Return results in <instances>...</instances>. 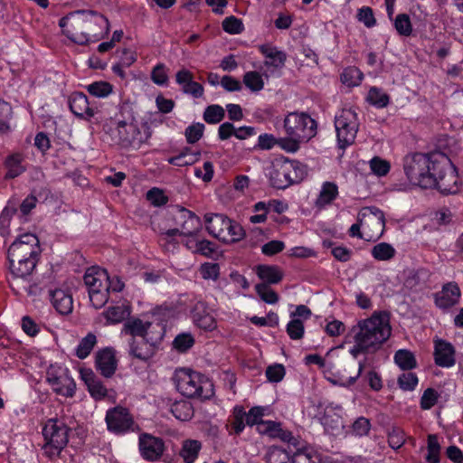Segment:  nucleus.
I'll list each match as a JSON object with an SVG mask.
<instances>
[{
    "label": "nucleus",
    "instance_id": "4c0bfd02",
    "mask_svg": "<svg viewBox=\"0 0 463 463\" xmlns=\"http://www.w3.org/2000/svg\"><path fill=\"white\" fill-rule=\"evenodd\" d=\"M363 80L362 71L356 67H347L341 74V80L348 87L358 86Z\"/></svg>",
    "mask_w": 463,
    "mask_h": 463
},
{
    "label": "nucleus",
    "instance_id": "c03bdc74",
    "mask_svg": "<svg viewBox=\"0 0 463 463\" xmlns=\"http://www.w3.org/2000/svg\"><path fill=\"white\" fill-rule=\"evenodd\" d=\"M243 83L251 91L257 92L263 89L264 81L258 71H248L243 76Z\"/></svg>",
    "mask_w": 463,
    "mask_h": 463
},
{
    "label": "nucleus",
    "instance_id": "680f3d73",
    "mask_svg": "<svg viewBox=\"0 0 463 463\" xmlns=\"http://www.w3.org/2000/svg\"><path fill=\"white\" fill-rule=\"evenodd\" d=\"M12 116V107L9 103L0 99V132L5 133L9 129L8 120Z\"/></svg>",
    "mask_w": 463,
    "mask_h": 463
},
{
    "label": "nucleus",
    "instance_id": "603ef678",
    "mask_svg": "<svg viewBox=\"0 0 463 463\" xmlns=\"http://www.w3.org/2000/svg\"><path fill=\"white\" fill-rule=\"evenodd\" d=\"M394 27L402 36H409L412 33V25L410 17L406 14H400L394 20Z\"/></svg>",
    "mask_w": 463,
    "mask_h": 463
},
{
    "label": "nucleus",
    "instance_id": "b1692460",
    "mask_svg": "<svg viewBox=\"0 0 463 463\" xmlns=\"http://www.w3.org/2000/svg\"><path fill=\"white\" fill-rule=\"evenodd\" d=\"M81 379L95 400H101L108 395V390L90 369L80 370Z\"/></svg>",
    "mask_w": 463,
    "mask_h": 463
},
{
    "label": "nucleus",
    "instance_id": "7ed1b4c3",
    "mask_svg": "<svg viewBox=\"0 0 463 463\" xmlns=\"http://www.w3.org/2000/svg\"><path fill=\"white\" fill-rule=\"evenodd\" d=\"M40 254L39 239L31 232L19 235L9 246L7 257L14 280L31 276Z\"/></svg>",
    "mask_w": 463,
    "mask_h": 463
},
{
    "label": "nucleus",
    "instance_id": "e433bc0d",
    "mask_svg": "<svg viewBox=\"0 0 463 463\" xmlns=\"http://www.w3.org/2000/svg\"><path fill=\"white\" fill-rule=\"evenodd\" d=\"M394 361L401 369L405 371L411 370L417 365L414 354L406 349L398 350L394 354Z\"/></svg>",
    "mask_w": 463,
    "mask_h": 463
},
{
    "label": "nucleus",
    "instance_id": "6e6d98bb",
    "mask_svg": "<svg viewBox=\"0 0 463 463\" xmlns=\"http://www.w3.org/2000/svg\"><path fill=\"white\" fill-rule=\"evenodd\" d=\"M244 419L247 421V415L241 406L233 409V420L231 426L236 434H240L245 428Z\"/></svg>",
    "mask_w": 463,
    "mask_h": 463
},
{
    "label": "nucleus",
    "instance_id": "69168bd1",
    "mask_svg": "<svg viewBox=\"0 0 463 463\" xmlns=\"http://www.w3.org/2000/svg\"><path fill=\"white\" fill-rule=\"evenodd\" d=\"M371 429L370 420L365 417H359L352 425V433L355 436H365Z\"/></svg>",
    "mask_w": 463,
    "mask_h": 463
},
{
    "label": "nucleus",
    "instance_id": "423d86ee",
    "mask_svg": "<svg viewBox=\"0 0 463 463\" xmlns=\"http://www.w3.org/2000/svg\"><path fill=\"white\" fill-rule=\"evenodd\" d=\"M68 431L67 426L56 419H51L46 422L43 429L46 443L43 449L48 457L59 456L68 443Z\"/></svg>",
    "mask_w": 463,
    "mask_h": 463
},
{
    "label": "nucleus",
    "instance_id": "5701e85b",
    "mask_svg": "<svg viewBox=\"0 0 463 463\" xmlns=\"http://www.w3.org/2000/svg\"><path fill=\"white\" fill-rule=\"evenodd\" d=\"M83 279L88 290L99 289L101 288V287H109L107 271L99 267L89 268Z\"/></svg>",
    "mask_w": 463,
    "mask_h": 463
},
{
    "label": "nucleus",
    "instance_id": "f257e3e1",
    "mask_svg": "<svg viewBox=\"0 0 463 463\" xmlns=\"http://www.w3.org/2000/svg\"><path fill=\"white\" fill-rule=\"evenodd\" d=\"M403 169L413 185L436 188L443 194L458 191L457 169L442 152L409 154L403 159Z\"/></svg>",
    "mask_w": 463,
    "mask_h": 463
},
{
    "label": "nucleus",
    "instance_id": "58836bf2",
    "mask_svg": "<svg viewBox=\"0 0 463 463\" xmlns=\"http://www.w3.org/2000/svg\"><path fill=\"white\" fill-rule=\"evenodd\" d=\"M5 167L7 168L5 174V178L7 179L15 178L24 171V166L21 165V157L19 155L8 156L5 160Z\"/></svg>",
    "mask_w": 463,
    "mask_h": 463
},
{
    "label": "nucleus",
    "instance_id": "20e7f679",
    "mask_svg": "<svg viewBox=\"0 0 463 463\" xmlns=\"http://www.w3.org/2000/svg\"><path fill=\"white\" fill-rule=\"evenodd\" d=\"M351 333L360 346L375 352L390 337L392 328L386 313H374L369 318L360 320Z\"/></svg>",
    "mask_w": 463,
    "mask_h": 463
},
{
    "label": "nucleus",
    "instance_id": "f3484780",
    "mask_svg": "<svg viewBox=\"0 0 463 463\" xmlns=\"http://www.w3.org/2000/svg\"><path fill=\"white\" fill-rule=\"evenodd\" d=\"M192 318L194 324L205 330H213L216 326L215 319L204 301H198L191 310Z\"/></svg>",
    "mask_w": 463,
    "mask_h": 463
},
{
    "label": "nucleus",
    "instance_id": "f8f14e48",
    "mask_svg": "<svg viewBox=\"0 0 463 463\" xmlns=\"http://www.w3.org/2000/svg\"><path fill=\"white\" fill-rule=\"evenodd\" d=\"M138 445L142 458L147 461L158 460L165 451L163 439L147 433L139 436Z\"/></svg>",
    "mask_w": 463,
    "mask_h": 463
},
{
    "label": "nucleus",
    "instance_id": "bf43d9fd",
    "mask_svg": "<svg viewBox=\"0 0 463 463\" xmlns=\"http://www.w3.org/2000/svg\"><path fill=\"white\" fill-rule=\"evenodd\" d=\"M405 441V435L402 429L392 427L388 432V442L392 449H400Z\"/></svg>",
    "mask_w": 463,
    "mask_h": 463
},
{
    "label": "nucleus",
    "instance_id": "2eb2a0df",
    "mask_svg": "<svg viewBox=\"0 0 463 463\" xmlns=\"http://www.w3.org/2000/svg\"><path fill=\"white\" fill-rule=\"evenodd\" d=\"M47 381L51 384L54 392L64 397H72L75 393L76 383L66 372L60 375H54L48 373Z\"/></svg>",
    "mask_w": 463,
    "mask_h": 463
},
{
    "label": "nucleus",
    "instance_id": "37998d69",
    "mask_svg": "<svg viewBox=\"0 0 463 463\" xmlns=\"http://www.w3.org/2000/svg\"><path fill=\"white\" fill-rule=\"evenodd\" d=\"M225 116L224 109L220 105H210L203 112V119L208 124H217L221 122Z\"/></svg>",
    "mask_w": 463,
    "mask_h": 463
},
{
    "label": "nucleus",
    "instance_id": "f704fd0d",
    "mask_svg": "<svg viewBox=\"0 0 463 463\" xmlns=\"http://www.w3.org/2000/svg\"><path fill=\"white\" fill-rule=\"evenodd\" d=\"M201 153L192 152L189 147H185L177 156L170 157L169 164L176 166L192 165L200 158Z\"/></svg>",
    "mask_w": 463,
    "mask_h": 463
},
{
    "label": "nucleus",
    "instance_id": "393cba45",
    "mask_svg": "<svg viewBox=\"0 0 463 463\" xmlns=\"http://www.w3.org/2000/svg\"><path fill=\"white\" fill-rule=\"evenodd\" d=\"M454 348L451 344L438 340L435 342V363L441 367H450L455 364Z\"/></svg>",
    "mask_w": 463,
    "mask_h": 463
},
{
    "label": "nucleus",
    "instance_id": "5fc2aeb1",
    "mask_svg": "<svg viewBox=\"0 0 463 463\" xmlns=\"http://www.w3.org/2000/svg\"><path fill=\"white\" fill-rule=\"evenodd\" d=\"M305 327L300 318H291L287 325V333L293 340H299L304 336Z\"/></svg>",
    "mask_w": 463,
    "mask_h": 463
},
{
    "label": "nucleus",
    "instance_id": "0eeeda50",
    "mask_svg": "<svg viewBox=\"0 0 463 463\" xmlns=\"http://www.w3.org/2000/svg\"><path fill=\"white\" fill-rule=\"evenodd\" d=\"M284 128L288 137L307 142L317 133V123L309 115L295 112L285 118Z\"/></svg>",
    "mask_w": 463,
    "mask_h": 463
},
{
    "label": "nucleus",
    "instance_id": "473e14b6",
    "mask_svg": "<svg viewBox=\"0 0 463 463\" xmlns=\"http://www.w3.org/2000/svg\"><path fill=\"white\" fill-rule=\"evenodd\" d=\"M130 307L126 304L109 307L103 312V316L109 324H118L130 316Z\"/></svg>",
    "mask_w": 463,
    "mask_h": 463
},
{
    "label": "nucleus",
    "instance_id": "864d4df0",
    "mask_svg": "<svg viewBox=\"0 0 463 463\" xmlns=\"http://www.w3.org/2000/svg\"><path fill=\"white\" fill-rule=\"evenodd\" d=\"M16 213L15 208L5 207L0 214V234L3 237L11 235V218Z\"/></svg>",
    "mask_w": 463,
    "mask_h": 463
},
{
    "label": "nucleus",
    "instance_id": "9d476101",
    "mask_svg": "<svg viewBox=\"0 0 463 463\" xmlns=\"http://www.w3.org/2000/svg\"><path fill=\"white\" fill-rule=\"evenodd\" d=\"M108 430L115 434H123L133 430L134 420L126 408L118 406L109 409L105 418Z\"/></svg>",
    "mask_w": 463,
    "mask_h": 463
},
{
    "label": "nucleus",
    "instance_id": "c756f323",
    "mask_svg": "<svg viewBox=\"0 0 463 463\" xmlns=\"http://www.w3.org/2000/svg\"><path fill=\"white\" fill-rule=\"evenodd\" d=\"M258 277L263 280V283L277 284L282 278L283 273L277 266L272 265H259L256 268Z\"/></svg>",
    "mask_w": 463,
    "mask_h": 463
},
{
    "label": "nucleus",
    "instance_id": "3c124183",
    "mask_svg": "<svg viewBox=\"0 0 463 463\" xmlns=\"http://www.w3.org/2000/svg\"><path fill=\"white\" fill-rule=\"evenodd\" d=\"M194 345V338L190 333H181L173 341V346L180 353H184Z\"/></svg>",
    "mask_w": 463,
    "mask_h": 463
},
{
    "label": "nucleus",
    "instance_id": "49530a36",
    "mask_svg": "<svg viewBox=\"0 0 463 463\" xmlns=\"http://www.w3.org/2000/svg\"><path fill=\"white\" fill-rule=\"evenodd\" d=\"M394 254L395 250L393 247L385 242L376 244L372 250V255L378 260H389Z\"/></svg>",
    "mask_w": 463,
    "mask_h": 463
},
{
    "label": "nucleus",
    "instance_id": "de8ad7c7",
    "mask_svg": "<svg viewBox=\"0 0 463 463\" xmlns=\"http://www.w3.org/2000/svg\"><path fill=\"white\" fill-rule=\"evenodd\" d=\"M367 100L377 108H384L389 103V96L380 89L373 87L368 92Z\"/></svg>",
    "mask_w": 463,
    "mask_h": 463
},
{
    "label": "nucleus",
    "instance_id": "052dcab7",
    "mask_svg": "<svg viewBox=\"0 0 463 463\" xmlns=\"http://www.w3.org/2000/svg\"><path fill=\"white\" fill-rule=\"evenodd\" d=\"M398 384L403 391H412L418 384V377L411 372L403 373L398 378Z\"/></svg>",
    "mask_w": 463,
    "mask_h": 463
},
{
    "label": "nucleus",
    "instance_id": "13d9d810",
    "mask_svg": "<svg viewBox=\"0 0 463 463\" xmlns=\"http://www.w3.org/2000/svg\"><path fill=\"white\" fill-rule=\"evenodd\" d=\"M204 125L203 123H194L186 128L184 136L187 143L194 144L203 137Z\"/></svg>",
    "mask_w": 463,
    "mask_h": 463
},
{
    "label": "nucleus",
    "instance_id": "338daca9",
    "mask_svg": "<svg viewBox=\"0 0 463 463\" xmlns=\"http://www.w3.org/2000/svg\"><path fill=\"white\" fill-rule=\"evenodd\" d=\"M194 244V252L206 257H211L214 252V245L208 240H192Z\"/></svg>",
    "mask_w": 463,
    "mask_h": 463
},
{
    "label": "nucleus",
    "instance_id": "ddd939ff",
    "mask_svg": "<svg viewBox=\"0 0 463 463\" xmlns=\"http://www.w3.org/2000/svg\"><path fill=\"white\" fill-rule=\"evenodd\" d=\"M364 220V225L372 232L365 240L378 239L384 229L385 220L383 213L378 208H367L360 214Z\"/></svg>",
    "mask_w": 463,
    "mask_h": 463
},
{
    "label": "nucleus",
    "instance_id": "dca6fc26",
    "mask_svg": "<svg viewBox=\"0 0 463 463\" xmlns=\"http://www.w3.org/2000/svg\"><path fill=\"white\" fill-rule=\"evenodd\" d=\"M180 235L194 237L202 230L201 219L193 212L181 208L179 210Z\"/></svg>",
    "mask_w": 463,
    "mask_h": 463
},
{
    "label": "nucleus",
    "instance_id": "a878e982",
    "mask_svg": "<svg viewBox=\"0 0 463 463\" xmlns=\"http://www.w3.org/2000/svg\"><path fill=\"white\" fill-rule=\"evenodd\" d=\"M50 299L58 313L61 315H68L72 311V297L67 291L60 288L50 290Z\"/></svg>",
    "mask_w": 463,
    "mask_h": 463
},
{
    "label": "nucleus",
    "instance_id": "cd10ccee",
    "mask_svg": "<svg viewBox=\"0 0 463 463\" xmlns=\"http://www.w3.org/2000/svg\"><path fill=\"white\" fill-rule=\"evenodd\" d=\"M260 50L266 58L265 65L277 69L284 66L287 60V55L284 52L268 44L260 46Z\"/></svg>",
    "mask_w": 463,
    "mask_h": 463
},
{
    "label": "nucleus",
    "instance_id": "ea45409f",
    "mask_svg": "<svg viewBox=\"0 0 463 463\" xmlns=\"http://www.w3.org/2000/svg\"><path fill=\"white\" fill-rule=\"evenodd\" d=\"M229 234H227L225 239H222L225 243L237 242L242 240L245 236V232L241 224L236 222H232L231 219L227 224V229H225Z\"/></svg>",
    "mask_w": 463,
    "mask_h": 463
},
{
    "label": "nucleus",
    "instance_id": "7c9ffc66",
    "mask_svg": "<svg viewBox=\"0 0 463 463\" xmlns=\"http://www.w3.org/2000/svg\"><path fill=\"white\" fill-rule=\"evenodd\" d=\"M288 173L281 162L273 166L272 171L269 173V181L273 187L277 189H285L291 184L289 178H288Z\"/></svg>",
    "mask_w": 463,
    "mask_h": 463
},
{
    "label": "nucleus",
    "instance_id": "0e129e2a",
    "mask_svg": "<svg viewBox=\"0 0 463 463\" xmlns=\"http://www.w3.org/2000/svg\"><path fill=\"white\" fill-rule=\"evenodd\" d=\"M370 167L372 172L379 176H383L390 171L389 162L378 156L370 160Z\"/></svg>",
    "mask_w": 463,
    "mask_h": 463
},
{
    "label": "nucleus",
    "instance_id": "a19ab883",
    "mask_svg": "<svg viewBox=\"0 0 463 463\" xmlns=\"http://www.w3.org/2000/svg\"><path fill=\"white\" fill-rule=\"evenodd\" d=\"M97 343L96 335L90 333L85 337H83L79 345L76 348V355L80 359L86 358L93 349Z\"/></svg>",
    "mask_w": 463,
    "mask_h": 463
},
{
    "label": "nucleus",
    "instance_id": "a211bd4d",
    "mask_svg": "<svg viewBox=\"0 0 463 463\" xmlns=\"http://www.w3.org/2000/svg\"><path fill=\"white\" fill-rule=\"evenodd\" d=\"M206 230L213 237L219 239H225L226 235L229 234L225 231L230 219L222 213H206L204 215Z\"/></svg>",
    "mask_w": 463,
    "mask_h": 463
},
{
    "label": "nucleus",
    "instance_id": "1a4fd4ad",
    "mask_svg": "<svg viewBox=\"0 0 463 463\" xmlns=\"http://www.w3.org/2000/svg\"><path fill=\"white\" fill-rule=\"evenodd\" d=\"M118 144L123 147L139 148L146 140V136L134 123H127L125 120H118Z\"/></svg>",
    "mask_w": 463,
    "mask_h": 463
},
{
    "label": "nucleus",
    "instance_id": "e2e57ef3",
    "mask_svg": "<svg viewBox=\"0 0 463 463\" xmlns=\"http://www.w3.org/2000/svg\"><path fill=\"white\" fill-rule=\"evenodd\" d=\"M439 396V393L433 388L426 389L420 398L421 409L430 410V408H432L436 404Z\"/></svg>",
    "mask_w": 463,
    "mask_h": 463
},
{
    "label": "nucleus",
    "instance_id": "aec40b11",
    "mask_svg": "<svg viewBox=\"0 0 463 463\" xmlns=\"http://www.w3.org/2000/svg\"><path fill=\"white\" fill-rule=\"evenodd\" d=\"M460 298V289L456 283L446 284L442 290L437 294L435 303L443 309H447L456 305Z\"/></svg>",
    "mask_w": 463,
    "mask_h": 463
},
{
    "label": "nucleus",
    "instance_id": "4be33fe9",
    "mask_svg": "<svg viewBox=\"0 0 463 463\" xmlns=\"http://www.w3.org/2000/svg\"><path fill=\"white\" fill-rule=\"evenodd\" d=\"M96 365L103 376L107 378L112 376L117 368L114 351L110 348L99 351L96 356Z\"/></svg>",
    "mask_w": 463,
    "mask_h": 463
},
{
    "label": "nucleus",
    "instance_id": "a18cd8bd",
    "mask_svg": "<svg viewBox=\"0 0 463 463\" xmlns=\"http://www.w3.org/2000/svg\"><path fill=\"white\" fill-rule=\"evenodd\" d=\"M109 287L89 290L90 301L95 308L102 307L109 299Z\"/></svg>",
    "mask_w": 463,
    "mask_h": 463
},
{
    "label": "nucleus",
    "instance_id": "6ab92c4d",
    "mask_svg": "<svg viewBox=\"0 0 463 463\" xmlns=\"http://www.w3.org/2000/svg\"><path fill=\"white\" fill-rule=\"evenodd\" d=\"M257 430L262 435H267L273 439L277 438L284 442L291 443L295 439L292 433L282 429L281 423L278 421L266 420L260 422Z\"/></svg>",
    "mask_w": 463,
    "mask_h": 463
},
{
    "label": "nucleus",
    "instance_id": "4468645a",
    "mask_svg": "<svg viewBox=\"0 0 463 463\" xmlns=\"http://www.w3.org/2000/svg\"><path fill=\"white\" fill-rule=\"evenodd\" d=\"M175 81L181 86L184 94L191 95L194 99L202 98L204 89L202 84L194 80V74L186 70L182 69L175 74Z\"/></svg>",
    "mask_w": 463,
    "mask_h": 463
},
{
    "label": "nucleus",
    "instance_id": "412c9836",
    "mask_svg": "<svg viewBox=\"0 0 463 463\" xmlns=\"http://www.w3.org/2000/svg\"><path fill=\"white\" fill-rule=\"evenodd\" d=\"M129 344V355L140 361H147L155 354V346L146 338H131Z\"/></svg>",
    "mask_w": 463,
    "mask_h": 463
},
{
    "label": "nucleus",
    "instance_id": "79ce46f5",
    "mask_svg": "<svg viewBox=\"0 0 463 463\" xmlns=\"http://www.w3.org/2000/svg\"><path fill=\"white\" fill-rule=\"evenodd\" d=\"M440 449L441 448L439 443L437 435L430 434L428 436V445H427L428 454L426 456V460L429 463H439Z\"/></svg>",
    "mask_w": 463,
    "mask_h": 463
},
{
    "label": "nucleus",
    "instance_id": "c9c22d12",
    "mask_svg": "<svg viewBox=\"0 0 463 463\" xmlns=\"http://www.w3.org/2000/svg\"><path fill=\"white\" fill-rule=\"evenodd\" d=\"M170 411L179 420L186 421L194 416V408L191 402L181 400L175 402L170 406Z\"/></svg>",
    "mask_w": 463,
    "mask_h": 463
},
{
    "label": "nucleus",
    "instance_id": "6e6552de",
    "mask_svg": "<svg viewBox=\"0 0 463 463\" xmlns=\"http://www.w3.org/2000/svg\"><path fill=\"white\" fill-rule=\"evenodd\" d=\"M338 146L345 149L354 142L359 122L357 114L353 109H343L335 119Z\"/></svg>",
    "mask_w": 463,
    "mask_h": 463
},
{
    "label": "nucleus",
    "instance_id": "c85d7f7f",
    "mask_svg": "<svg viewBox=\"0 0 463 463\" xmlns=\"http://www.w3.org/2000/svg\"><path fill=\"white\" fill-rule=\"evenodd\" d=\"M338 195V187L333 182H325L322 184L318 197L316 200V206L324 208L330 204Z\"/></svg>",
    "mask_w": 463,
    "mask_h": 463
},
{
    "label": "nucleus",
    "instance_id": "2f4dec72",
    "mask_svg": "<svg viewBox=\"0 0 463 463\" xmlns=\"http://www.w3.org/2000/svg\"><path fill=\"white\" fill-rule=\"evenodd\" d=\"M201 449L202 443L199 440L185 439L183 441L179 455L184 463H194L198 458Z\"/></svg>",
    "mask_w": 463,
    "mask_h": 463
},
{
    "label": "nucleus",
    "instance_id": "4d7b16f0",
    "mask_svg": "<svg viewBox=\"0 0 463 463\" xmlns=\"http://www.w3.org/2000/svg\"><path fill=\"white\" fill-rule=\"evenodd\" d=\"M222 29L231 34H238L241 33L244 30L243 24L241 19L231 15L226 17L222 21Z\"/></svg>",
    "mask_w": 463,
    "mask_h": 463
},
{
    "label": "nucleus",
    "instance_id": "72a5a7b5",
    "mask_svg": "<svg viewBox=\"0 0 463 463\" xmlns=\"http://www.w3.org/2000/svg\"><path fill=\"white\" fill-rule=\"evenodd\" d=\"M287 169L288 178H289L291 184L301 182L307 174V165L295 160L283 161Z\"/></svg>",
    "mask_w": 463,
    "mask_h": 463
},
{
    "label": "nucleus",
    "instance_id": "f03ea898",
    "mask_svg": "<svg viewBox=\"0 0 463 463\" xmlns=\"http://www.w3.org/2000/svg\"><path fill=\"white\" fill-rule=\"evenodd\" d=\"M63 33L78 44L98 41L109 31V21L95 12L78 11L60 19Z\"/></svg>",
    "mask_w": 463,
    "mask_h": 463
},
{
    "label": "nucleus",
    "instance_id": "8fccbe9b",
    "mask_svg": "<svg viewBox=\"0 0 463 463\" xmlns=\"http://www.w3.org/2000/svg\"><path fill=\"white\" fill-rule=\"evenodd\" d=\"M259 297L268 304H276L279 301L278 294L267 283H260L255 287Z\"/></svg>",
    "mask_w": 463,
    "mask_h": 463
},
{
    "label": "nucleus",
    "instance_id": "39448f33",
    "mask_svg": "<svg viewBox=\"0 0 463 463\" xmlns=\"http://www.w3.org/2000/svg\"><path fill=\"white\" fill-rule=\"evenodd\" d=\"M174 379L177 391L185 397L207 400L213 395V384L199 373L180 369L175 372Z\"/></svg>",
    "mask_w": 463,
    "mask_h": 463
},
{
    "label": "nucleus",
    "instance_id": "bb28decb",
    "mask_svg": "<svg viewBox=\"0 0 463 463\" xmlns=\"http://www.w3.org/2000/svg\"><path fill=\"white\" fill-rule=\"evenodd\" d=\"M152 324L150 322H144L139 318L128 319L122 328L121 333L129 335L131 338H146L148 329Z\"/></svg>",
    "mask_w": 463,
    "mask_h": 463
},
{
    "label": "nucleus",
    "instance_id": "9b49d317",
    "mask_svg": "<svg viewBox=\"0 0 463 463\" xmlns=\"http://www.w3.org/2000/svg\"><path fill=\"white\" fill-rule=\"evenodd\" d=\"M69 106L71 111L78 118L86 120L95 118L96 122H100L107 118L105 116L99 115L101 111L90 106L87 96L82 92L73 93L70 97Z\"/></svg>",
    "mask_w": 463,
    "mask_h": 463
},
{
    "label": "nucleus",
    "instance_id": "09e8293b",
    "mask_svg": "<svg viewBox=\"0 0 463 463\" xmlns=\"http://www.w3.org/2000/svg\"><path fill=\"white\" fill-rule=\"evenodd\" d=\"M87 90L94 97L105 98L112 92L113 87L107 81H95L87 86Z\"/></svg>",
    "mask_w": 463,
    "mask_h": 463
},
{
    "label": "nucleus",
    "instance_id": "774afa93",
    "mask_svg": "<svg viewBox=\"0 0 463 463\" xmlns=\"http://www.w3.org/2000/svg\"><path fill=\"white\" fill-rule=\"evenodd\" d=\"M292 463H319V460L315 453L305 449L294 453Z\"/></svg>",
    "mask_w": 463,
    "mask_h": 463
}]
</instances>
